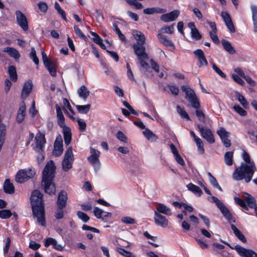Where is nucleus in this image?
Instances as JSON below:
<instances>
[{
    "instance_id": "1",
    "label": "nucleus",
    "mask_w": 257,
    "mask_h": 257,
    "mask_svg": "<svg viewBox=\"0 0 257 257\" xmlns=\"http://www.w3.org/2000/svg\"><path fill=\"white\" fill-rule=\"evenodd\" d=\"M242 157L244 163H242L234 170L232 177L234 180L240 181L244 179L246 183H248L251 181L256 168L254 162L250 160L249 154L244 150L242 151Z\"/></svg>"
},
{
    "instance_id": "2",
    "label": "nucleus",
    "mask_w": 257,
    "mask_h": 257,
    "mask_svg": "<svg viewBox=\"0 0 257 257\" xmlns=\"http://www.w3.org/2000/svg\"><path fill=\"white\" fill-rule=\"evenodd\" d=\"M42 197V194L36 190L32 193L30 201L33 214L37 219V223L45 226V209Z\"/></svg>"
},
{
    "instance_id": "3",
    "label": "nucleus",
    "mask_w": 257,
    "mask_h": 257,
    "mask_svg": "<svg viewBox=\"0 0 257 257\" xmlns=\"http://www.w3.org/2000/svg\"><path fill=\"white\" fill-rule=\"evenodd\" d=\"M56 167L53 161H49L46 165L42 175V185L46 193L52 195L56 192L55 185L53 180L55 176Z\"/></svg>"
},
{
    "instance_id": "4",
    "label": "nucleus",
    "mask_w": 257,
    "mask_h": 257,
    "mask_svg": "<svg viewBox=\"0 0 257 257\" xmlns=\"http://www.w3.org/2000/svg\"><path fill=\"white\" fill-rule=\"evenodd\" d=\"M181 90L185 93L186 98L188 100L193 107L195 108L200 107L199 100L193 90L184 85L181 87Z\"/></svg>"
},
{
    "instance_id": "5",
    "label": "nucleus",
    "mask_w": 257,
    "mask_h": 257,
    "mask_svg": "<svg viewBox=\"0 0 257 257\" xmlns=\"http://www.w3.org/2000/svg\"><path fill=\"white\" fill-rule=\"evenodd\" d=\"M35 175V171L32 169H22L16 174L15 180L19 183H23L32 178Z\"/></svg>"
},
{
    "instance_id": "6",
    "label": "nucleus",
    "mask_w": 257,
    "mask_h": 257,
    "mask_svg": "<svg viewBox=\"0 0 257 257\" xmlns=\"http://www.w3.org/2000/svg\"><path fill=\"white\" fill-rule=\"evenodd\" d=\"M74 160L72 148L69 147L65 153L64 159L62 162V169L64 171L67 172L72 168Z\"/></svg>"
},
{
    "instance_id": "7",
    "label": "nucleus",
    "mask_w": 257,
    "mask_h": 257,
    "mask_svg": "<svg viewBox=\"0 0 257 257\" xmlns=\"http://www.w3.org/2000/svg\"><path fill=\"white\" fill-rule=\"evenodd\" d=\"M90 156L87 158L88 161L93 166L95 171L97 172L100 168V162L99 158L100 153L97 150L90 147Z\"/></svg>"
},
{
    "instance_id": "8",
    "label": "nucleus",
    "mask_w": 257,
    "mask_h": 257,
    "mask_svg": "<svg viewBox=\"0 0 257 257\" xmlns=\"http://www.w3.org/2000/svg\"><path fill=\"white\" fill-rule=\"evenodd\" d=\"M211 202L214 203L219 208L220 210L223 214L224 217L230 222L234 223L235 219L230 213L228 209L223 205V204L216 197L212 196L211 198Z\"/></svg>"
},
{
    "instance_id": "9",
    "label": "nucleus",
    "mask_w": 257,
    "mask_h": 257,
    "mask_svg": "<svg viewBox=\"0 0 257 257\" xmlns=\"http://www.w3.org/2000/svg\"><path fill=\"white\" fill-rule=\"evenodd\" d=\"M211 202L214 203L219 208L220 210L223 214L224 217L230 222L234 223L235 219L230 213L228 209L223 205V204L216 197L212 196L211 198Z\"/></svg>"
},
{
    "instance_id": "10",
    "label": "nucleus",
    "mask_w": 257,
    "mask_h": 257,
    "mask_svg": "<svg viewBox=\"0 0 257 257\" xmlns=\"http://www.w3.org/2000/svg\"><path fill=\"white\" fill-rule=\"evenodd\" d=\"M222 242L231 248L235 249L238 254L241 257H257V253L251 249H246L239 245H236L233 247H231L229 243L225 241H222Z\"/></svg>"
},
{
    "instance_id": "11",
    "label": "nucleus",
    "mask_w": 257,
    "mask_h": 257,
    "mask_svg": "<svg viewBox=\"0 0 257 257\" xmlns=\"http://www.w3.org/2000/svg\"><path fill=\"white\" fill-rule=\"evenodd\" d=\"M42 60L45 66L49 71L50 74L55 76L56 75V64L55 62L50 61L45 52H42Z\"/></svg>"
},
{
    "instance_id": "12",
    "label": "nucleus",
    "mask_w": 257,
    "mask_h": 257,
    "mask_svg": "<svg viewBox=\"0 0 257 257\" xmlns=\"http://www.w3.org/2000/svg\"><path fill=\"white\" fill-rule=\"evenodd\" d=\"M198 128L200 133H201V137L205 139L208 143L213 144L215 142V139L211 131L207 128L204 127L203 126L198 124Z\"/></svg>"
},
{
    "instance_id": "13",
    "label": "nucleus",
    "mask_w": 257,
    "mask_h": 257,
    "mask_svg": "<svg viewBox=\"0 0 257 257\" xmlns=\"http://www.w3.org/2000/svg\"><path fill=\"white\" fill-rule=\"evenodd\" d=\"M216 133L219 136L223 145L226 148H229L231 146V141L228 139L230 133L222 127H220Z\"/></svg>"
},
{
    "instance_id": "14",
    "label": "nucleus",
    "mask_w": 257,
    "mask_h": 257,
    "mask_svg": "<svg viewBox=\"0 0 257 257\" xmlns=\"http://www.w3.org/2000/svg\"><path fill=\"white\" fill-rule=\"evenodd\" d=\"M63 152V141L62 137L59 135L56 138L54 144L53 154L56 157L61 156Z\"/></svg>"
},
{
    "instance_id": "15",
    "label": "nucleus",
    "mask_w": 257,
    "mask_h": 257,
    "mask_svg": "<svg viewBox=\"0 0 257 257\" xmlns=\"http://www.w3.org/2000/svg\"><path fill=\"white\" fill-rule=\"evenodd\" d=\"M35 150L38 152L42 151L44 148L45 144H46V139L45 138V134L38 133L37 134L35 137Z\"/></svg>"
},
{
    "instance_id": "16",
    "label": "nucleus",
    "mask_w": 257,
    "mask_h": 257,
    "mask_svg": "<svg viewBox=\"0 0 257 257\" xmlns=\"http://www.w3.org/2000/svg\"><path fill=\"white\" fill-rule=\"evenodd\" d=\"M144 45L140 43H135L133 45L135 53L137 56L138 59L148 58V55L146 53V48Z\"/></svg>"
},
{
    "instance_id": "17",
    "label": "nucleus",
    "mask_w": 257,
    "mask_h": 257,
    "mask_svg": "<svg viewBox=\"0 0 257 257\" xmlns=\"http://www.w3.org/2000/svg\"><path fill=\"white\" fill-rule=\"evenodd\" d=\"M195 57L197 59V66L199 67L206 66L208 65V62L204 56L203 51L200 49H198L193 52Z\"/></svg>"
},
{
    "instance_id": "18",
    "label": "nucleus",
    "mask_w": 257,
    "mask_h": 257,
    "mask_svg": "<svg viewBox=\"0 0 257 257\" xmlns=\"http://www.w3.org/2000/svg\"><path fill=\"white\" fill-rule=\"evenodd\" d=\"M17 21L18 25L25 31L28 30V23L26 16L20 11L16 12Z\"/></svg>"
},
{
    "instance_id": "19",
    "label": "nucleus",
    "mask_w": 257,
    "mask_h": 257,
    "mask_svg": "<svg viewBox=\"0 0 257 257\" xmlns=\"http://www.w3.org/2000/svg\"><path fill=\"white\" fill-rule=\"evenodd\" d=\"M154 221L156 225L163 228L166 227L169 223L168 219L157 211H154Z\"/></svg>"
},
{
    "instance_id": "20",
    "label": "nucleus",
    "mask_w": 257,
    "mask_h": 257,
    "mask_svg": "<svg viewBox=\"0 0 257 257\" xmlns=\"http://www.w3.org/2000/svg\"><path fill=\"white\" fill-rule=\"evenodd\" d=\"M180 12L174 10L170 13L163 14L161 17V20L164 22H169L175 21L179 16Z\"/></svg>"
},
{
    "instance_id": "21",
    "label": "nucleus",
    "mask_w": 257,
    "mask_h": 257,
    "mask_svg": "<svg viewBox=\"0 0 257 257\" xmlns=\"http://www.w3.org/2000/svg\"><path fill=\"white\" fill-rule=\"evenodd\" d=\"M159 213L165 214L167 216H171L172 214L171 209L163 203H156V211Z\"/></svg>"
},
{
    "instance_id": "22",
    "label": "nucleus",
    "mask_w": 257,
    "mask_h": 257,
    "mask_svg": "<svg viewBox=\"0 0 257 257\" xmlns=\"http://www.w3.org/2000/svg\"><path fill=\"white\" fill-rule=\"evenodd\" d=\"M67 200V193L65 191H61L58 195L57 206L58 207L65 208Z\"/></svg>"
},
{
    "instance_id": "23",
    "label": "nucleus",
    "mask_w": 257,
    "mask_h": 257,
    "mask_svg": "<svg viewBox=\"0 0 257 257\" xmlns=\"http://www.w3.org/2000/svg\"><path fill=\"white\" fill-rule=\"evenodd\" d=\"M157 38L160 43L163 44L166 47H171L173 49H175V45L173 43L169 40L167 37L165 35H163L161 33H159L157 35Z\"/></svg>"
},
{
    "instance_id": "24",
    "label": "nucleus",
    "mask_w": 257,
    "mask_h": 257,
    "mask_svg": "<svg viewBox=\"0 0 257 257\" xmlns=\"http://www.w3.org/2000/svg\"><path fill=\"white\" fill-rule=\"evenodd\" d=\"M44 245L46 247L52 245L55 249L59 251L62 250L64 247L63 245L58 244L56 240L51 237H48L45 240Z\"/></svg>"
},
{
    "instance_id": "25",
    "label": "nucleus",
    "mask_w": 257,
    "mask_h": 257,
    "mask_svg": "<svg viewBox=\"0 0 257 257\" xmlns=\"http://www.w3.org/2000/svg\"><path fill=\"white\" fill-rule=\"evenodd\" d=\"M26 115V105L24 102H23L19 107L18 110L17 121L19 123H21L24 119Z\"/></svg>"
},
{
    "instance_id": "26",
    "label": "nucleus",
    "mask_w": 257,
    "mask_h": 257,
    "mask_svg": "<svg viewBox=\"0 0 257 257\" xmlns=\"http://www.w3.org/2000/svg\"><path fill=\"white\" fill-rule=\"evenodd\" d=\"M166 12V9L158 7L147 8L143 10V13L147 15H152L154 14H163Z\"/></svg>"
},
{
    "instance_id": "27",
    "label": "nucleus",
    "mask_w": 257,
    "mask_h": 257,
    "mask_svg": "<svg viewBox=\"0 0 257 257\" xmlns=\"http://www.w3.org/2000/svg\"><path fill=\"white\" fill-rule=\"evenodd\" d=\"M4 52H7L11 57L16 60L19 59L21 55L17 50L14 48L7 47L4 48Z\"/></svg>"
},
{
    "instance_id": "28",
    "label": "nucleus",
    "mask_w": 257,
    "mask_h": 257,
    "mask_svg": "<svg viewBox=\"0 0 257 257\" xmlns=\"http://www.w3.org/2000/svg\"><path fill=\"white\" fill-rule=\"evenodd\" d=\"M64 139L66 145H68L71 143L72 139V134L70 128L66 126L62 128Z\"/></svg>"
},
{
    "instance_id": "29",
    "label": "nucleus",
    "mask_w": 257,
    "mask_h": 257,
    "mask_svg": "<svg viewBox=\"0 0 257 257\" xmlns=\"http://www.w3.org/2000/svg\"><path fill=\"white\" fill-rule=\"evenodd\" d=\"M132 34L135 39L137 40V43L144 44L146 41V38L142 32L137 30H133Z\"/></svg>"
},
{
    "instance_id": "30",
    "label": "nucleus",
    "mask_w": 257,
    "mask_h": 257,
    "mask_svg": "<svg viewBox=\"0 0 257 257\" xmlns=\"http://www.w3.org/2000/svg\"><path fill=\"white\" fill-rule=\"evenodd\" d=\"M243 200L245 201V203L250 208H257L256 207V201L254 198L248 193H245L243 196Z\"/></svg>"
},
{
    "instance_id": "31",
    "label": "nucleus",
    "mask_w": 257,
    "mask_h": 257,
    "mask_svg": "<svg viewBox=\"0 0 257 257\" xmlns=\"http://www.w3.org/2000/svg\"><path fill=\"white\" fill-rule=\"evenodd\" d=\"M4 190L5 193L13 194L15 192V187L13 183H11L9 179H6L4 186Z\"/></svg>"
},
{
    "instance_id": "32",
    "label": "nucleus",
    "mask_w": 257,
    "mask_h": 257,
    "mask_svg": "<svg viewBox=\"0 0 257 257\" xmlns=\"http://www.w3.org/2000/svg\"><path fill=\"white\" fill-rule=\"evenodd\" d=\"M187 188L188 190L191 191L195 195L200 196L202 194L201 189L197 186L190 183L187 185Z\"/></svg>"
},
{
    "instance_id": "33",
    "label": "nucleus",
    "mask_w": 257,
    "mask_h": 257,
    "mask_svg": "<svg viewBox=\"0 0 257 257\" xmlns=\"http://www.w3.org/2000/svg\"><path fill=\"white\" fill-rule=\"evenodd\" d=\"M221 43L223 48L228 53L231 55L235 53V50L228 41L223 39L221 41Z\"/></svg>"
},
{
    "instance_id": "34",
    "label": "nucleus",
    "mask_w": 257,
    "mask_h": 257,
    "mask_svg": "<svg viewBox=\"0 0 257 257\" xmlns=\"http://www.w3.org/2000/svg\"><path fill=\"white\" fill-rule=\"evenodd\" d=\"M32 88V84L29 81H26L23 86V88L22 91V97H26L31 92Z\"/></svg>"
},
{
    "instance_id": "35",
    "label": "nucleus",
    "mask_w": 257,
    "mask_h": 257,
    "mask_svg": "<svg viewBox=\"0 0 257 257\" xmlns=\"http://www.w3.org/2000/svg\"><path fill=\"white\" fill-rule=\"evenodd\" d=\"M147 139L151 142L157 141L158 137L148 128H146L143 132Z\"/></svg>"
},
{
    "instance_id": "36",
    "label": "nucleus",
    "mask_w": 257,
    "mask_h": 257,
    "mask_svg": "<svg viewBox=\"0 0 257 257\" xmlns=\"http://www.w3.org/2000/svg\"><path fill=\"white\" fill-rule=\"evenodd\" d=\"M253 23L254 31L257 32V6L251 5L250 7Z\"/></svg>"
},
{
    "instance_id": "37",
    "label": "nucleus",
    "mask_w": 257,
    "mask_h": 257,
    "mask_svg": "<svg viewBox=\"0 0 257 257\" xmlns=\"http://www.w3.org/2000/svg\"><path fill=\"white\" fill-rule=\"evenodd\" d=\"M231 228L233 230L235 235L242 242H246V239L243 234L234 225L231 224Z\"/></svg>"
},
{
    "instance_id": "38",
    "label": "nucleus",
    "mask_w": 257,
    "mask_h": 257,
    "mask_svg": "<svg viewBox=\"0 0 257 257\" xmlns=\"http://www.w3.org/2000/svg\"><path fill=\"white\" fill-rule=\"evenodd\" d=\"M79 96L84 99H86L89 94V91L85 86H81L78 90Z\"/></svg>"
},
{
    "instance_id": "39",
    "label": "nucleus",
    "mask_w": 257,
    "mask_h": 257,
    "mask_svg": "<svg viewBox=\"0 0 257 257\" xmlns=\"http://www.w3.org/2000/svg\"><path fill=\"white\" fill-rule=\"evenodd\" d=\"M91 107V105L90 104L80 105H76V107L78 112L80 113L86 114L90 110Z\"/></svg>"
},
{
    "instance_id": "40",
    "label": "nucleus",
    "mask_w": 257,
    "mask_h": 257,
    "mask_svg": "<svg viewBox=\"0 0 257 257\" xmlns=\"http://www.w3.org/2000/svg\"><path fill=\"white\" fill-rule=\"evenodd\" d=\"M233 155L232 152H227L224 155L225 163L228 166H231L233 163Z\"/></svg>"
},
{
    "instance_id": "41",
    "label": "nucleus",
    "mask_w": 257,
    "mask_h": 257,
    "mask_svg": "<svg viewBox=\"0 0 257 257\" xmlns=\"http://www.w3.org/2000/svg\"><path fill=\"white\" fill-rule=\"evenodd\" d=\"M8 73L9 74L11 80H17L18 79L16 69L13 66H10L8 69Z\"/></svg>"
},
{
    "instance_id": "42",
    "label": "nucleus",
    "mask_w": 257,
    "mask_h": 257,
    "mask_svg": "<svg viewBox=\"0 0 257 257\" xmlns=\"http://www.w3.org/2000/svg\"><path fill=\"white\" fill-rule=\"evenodd\" d=\"M234 71L241 78L244 79H245V80H252L251 79L249 76L245 75L243 71L240 68L236 67L234 68Z\"/></svg>"
},
{
    "instance_id": "43",
    "label": "nucleus",
    "mask_w": 257,
    "mask_h": 257,
    "mask_svg": "<svg viewBox=\"0 0 257 257\" xmlns=\"http://www.w3.org/2000/svg\"><path fill=\"white\" fill-rule=\"evenodd\" d=\"M208 176L209 177V182L215 188L218 189L220 191H222V189L221 188V187L219 186V184L217 182V181L215 178L214 177H213L211 173L208 172L207 173Z\"/></svg>"
},
{
    "instance_id": "44",
    "label": "nucleus",
    "mask_w": 257,
    "mask_h": 257,
    "mask_svg": "<svg viewBox=\"0 0 257 257\" xmlns=\"http://www.w3.org/2000/svg\"><path fill=\"white\" fill-rule=\"evenodd\" d=\"M235 94L237 100L239 101L240 104L244 108H247L248 107V105L244 97L238 92H236Z\"/></svg>"
},
{
    "instance_id": "45",
    "label": "nucleus",
    "mask_w": 257,
    "mask_h": 257,
    "mask_svg": "<svg viewBox=\"0 0 257 257\" xmlns=\"http://www.w3.org/2000/svg\"><path fill=\"white\" fill-rule=\"evenodd\" d=\"M116 250L121 254L122 255L125 257H135V255L133 254L130 251H127L121 247H117Z\"/></svg>"
},
{
    "instance_id": "46",
    "label": "nucleus",
    "mask_w": 257,
    "mask_h": 257,
    "mask_svg": "<svg viewBox=\"0 0 257 257\" xmlns=\"http://www.w3.org/2000/svg\"><path fill=\"white\" fill-rule=\"evenodd\" d=\"M194 140L196 144L199 152L201 154H203L204 152V149L203 148V144L202 141L199 137H197V138H195V139Z\"/></svg>"
},
{
    "instance_id": "47",
    "label": "nucleus",
    "mask_w": 257,
    "mask_h": 257,
    "mask_svg": "<svg viewBox=\"0 0 257 257\" xmlns=\"http://www.w3.org/2000/svg\"><path fill=\"white\" fill-rule=\"evenodd\" d=\"M178 113L182 116V117L190 120V117L187 113V112L179 105H177L176 107Z\"/></svg>"
},
{
    "instance_id": "48",
    "label": "nucleus",
    "mask_w": 257,
    "mask_h": 257,
    "mask_svg": "<svg viewBox=\"0 0 257 257\" xmlns=\"http://www.w3.org/2000/svg\"><path fill=\"white\" fill-rule=\"evenodd\" d=\"M161 31L164 33L172 34L174 31V24L170 26H164L161 28Z\"/></svg>"
},
{
    "instance_id": "49",
    "label": "nucleus",
    "mask_w": 257,
    "mask_h": 257,
    "mask_svg": "<svg viewBox=\"0 0 257 257\" xmlns=\"http://www.w3.org/2000/svg\"><path fill=\"white\" fill-rule=\"evenodd\" d=\"M30 57L33 60L35 64L38 65L39 64V59L37 57L36 52L34 47L31 48V49Z\"/></svg>"
},
{
    "instance_id": "50",
    "label": "nucleus",
    "mask_w": 257,
    "mask_h": 257,
    "mask_svg": "<svg viewBox=\"0 0 257 257\" xmlns=\"http://www.w3.org/2000/svg\"><path fill=\"white\" fill-rule=\"evenodd\" d=\"M74 30L76 35L78 37H79L80 38L83 39V40L86 39V38H87L85 36V35L83 34V33L82 32V31L79 29V28L77 26L74 25Z\"/></svg>"
},
{
    "instance_id": "51",
    "label": "nucleus",
    "mask_w": 257,
    "mask_h": 257,
    "mask_svg": "<svg viewBox=\"0 0 257 257\" xmlns=\"http://www.w3.org/2000/svg\"><path fill=\"white\" fill-rule=\"evenodd\" d=\"M192 38L195 40H199L201 39L202 36L197 29H194V30L191 31Z\"/></svg>"
},
{
    "instance_id": "52",
    "label": "nucleus",
    "mask_w": 257,
    "mask_h": 257,
    "mask_svg": "<svg viewBox=\"0 0 257 257\" xmlns=\"http://www.w3.org/2000/svg\"><path fill=\"white\" fill-rule=\"evenodd\" d=\"M93 213L96 218L104 220V217H102L103 210L96 207L94 208Z\"/></svg>"
},
{
    "instance_id": "53",
    "label": "nucleus",
    "mask_w": 257,
    "mask_h": 257,
    "mask_svg": "<svg viewBox=\"0 0 257 257\" xmlns=\"http://www.w3.org/2000/svg\"><path fill=\"white\" fill-rule=\"evenodd\" d=\"M77 215L79 219L84 222H87L89 220V216L85 213L79 211L77 212Z\"/></svg>"
},
{
    "instance_id": "54",
    "label": "nucleus",
    "mask_w": 257,
    "mask_h": 257,
    "mask_svg": "<svg viewBox=\"0 0 257 257\" xmlns=\"http://www.w3.org/2000/svg\"><path fill=\"white\" fill-rule=\"evenodd\" d=\"M234 110L241 116H245L247 114L246 110L243 109L238 105H235L233 107Z\"/></svg>"
},
{
    "instance_id": "55",
    "label": "nucleus",
    "mask_w": 257,
    "mask_h": 257,
    "mask_svg": "<svg viewBox=\"0 0 257 257\" xmlns=\"http://www.w3.org/2000/svg\"><path fill=\"white\" fill-rule=\"evenodd\" d=\"M12 215V213L9 210H0V218L2 219H7L10 218Z\"/></svg>"
},
{
    "instance_id": "56",
    "label": "nucleus",
    "mask_w": 257,
    "mask_h": 257,
    "mask_svg": "<svg viewBox=\"0 0 257 257\" xmlns=\"http://www.w3.org/2000/svg\"><path fill=\"white\" fill-rule=\"evenodd\" d=\"M196 109V115L198 118L199 120L202 122H205V117L204 113L201 110L199 109V108Z\"/></svg>"
},
{
    "instance_id": "57",
    "label": "nucleus",
    "mask_w": 257,
    "mask_h": 257,
    "mask_svg": "<svg viewBox=\"0 0 257 257\" xmlns=\"http://www.w3.org/2000/svg\"><path fill=\"white\" fill-rule=\"evenodd\" d=\"M90 34L93 36V41L95 43L99 45L102 42V39L96 33L90 32Z\"/></svg>"
},
{
    "instance_id": "58",
    "label": "nucleus",
    "mask_w": 257,
    "mask_h": 257,
    "mask_svg": "<svg viewBox=\"0 0 257 257\" xmlns=\"http://www.w3.org/2000/svg\"><path fill=\"white\" fill-rule=\"evenodd\" d=\"M64 208H60L58 207V209L54 213V216L56 218L60 219L63 217L64 216V212L63 209Z\"/></svg>"
},
{
    "instance_id": "59",
    "label": "nucleus",
    "mask_w": 257,
    "mask_h": 257,
    "mask_svg": "<svg viewBox=\"0 0 257 257\" xmlns=\"http://www.w3.org/2000/svg\"><path fill=\"white\" fill-rule=\"evenodd\" d=\"M6 132V127L4 124H0V140L5 141Z\"/></svg>"
},
{
    "instance_id": "60",
    "label": "nucleus",
    "mask_w": 257,
    "mask_h": 257,
    "mask_svg": "<svg viewBox=\"0 0 257 257\" xmlns=\"http://www.w3.org/2000/svg\"><path fill=\"white\" fill-rule=\"evenodd\" d=\"M121 221L125 224H133L135 223V222H136L135 219L131 218L130 217H128V216L122 217L121 218Z\"/></svg>"
},
{
    "instance_id": "61",
    "label": "nucleus",
    "mask_w": 257,
    "mask_h": 257,
    "mask_svg": "<svg viewBox=\"0 0 257 257\" xmlns=\"http://www.w3.org/2000/svg\"><path fill=\"white\" fill-rule=\"evenodd\" d=\"M221 16L225 24L232 21L230 16L228 13L226 12H222L221 13Z\"/></svg>"
},
{
    "instance_id": "62",
    "label": "nucleus",
    "mask_w": 257,
    "mask_h": 257,
    "mask_svg": "<svg viewBox=\"0 0 257 257\" xmlns=\"http://www.w3.org/2000/svg\"><path fill=\"white\" fill-rule=\"evenodd\" d=\"M212 68L222 78H226L225 74L215 64H212Z\"/></svg>"
},
{
    "instance_id": "63",
    "label": "nucleus",
    "mask_w": 257,
    "mask_h": 257,
    "mask_svg": "<svg viewBox=\"0 0 257 257\" xmlns=\"http://www.w3.org/2000/svg\"><path fill=\"white\" fill-rule=\"evenodd\" d=\"M77 122L79 125L80 130L82 132L84 131L86 126V123L85 121L83 119L79 118L77 120Z\"/></svg>"
},
{
    "instance_id": "64",
    "label": "nucleus",
    "mask_w": 257,
    "mask_h": 257,
    "mask_svg": "<svg viewBox=\"0 0 257 257\" xmlns=\"http://www.w3.org/2000/svg\"><path fill=\"white\" fill-rule=\"evenodd\" d=\"M217 32H209V36L211 40L213 41L214 43L215 44H219V40L218 39V38L216 35Z\"/></svg>"
}]
</instances>
